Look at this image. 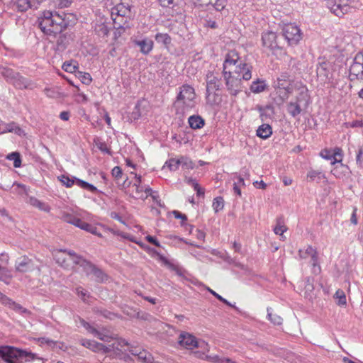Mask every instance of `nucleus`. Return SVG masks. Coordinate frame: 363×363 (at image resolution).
Returning <instances> with one entry per match:
<instances>
[{"instance_id":"nucleus-29","label":"nucleus","mask_w":363,"mask_h":363,"mask_svg":"<svg viewBox=\"0 0 363 363\" xmlns=\"http://www.w3.org/2000/svg\"><path fill=\"white\" fill-rule=\"evenodd\" d=\"M136 181L133 184L135 188L134 197L144 200V186L141 185V177L135 175Z\"/></svg>"},{"instance_id":"nucleus-50","label":"nucleus","mask_w":363,"mask_h":363,"mask_svg":"<svg viewBox=\"0 0 363 363\" xmlns=\"http://www.w3.org/2000/svg\"><path fill=\"white\" fill-rule=\"evenodd\" d=\"M313 290H314L313 285L312 283L310 282L309 279H308L306 281V284L305 285L306 297L310 299L312 298L313 295Z\"/></svg>"},{"instance_id":"nucleus-25","label":"nucleus","mask_w":363,"mask_h":363,"mask_svg":"<svg viewBox=\"0 0 363 363\" xmlns=\"http://www.w3.org/2000/svg\"><path fill=\"white\" fill-rule=\"evenodd\" d=\"M134 43L140 48V52L144 55L149 54L153 48V41L148 38L135 40Z\"/></svg>"},{"instance_id":"nucleus-42","label":"nucleus","mask_w":363,"mask_h":363,"mask_svg":"<svg viewBox=\"0 0 363 363\" xmlns=\"http://www.w3.org/2000/svg\"><path fill=\"white\" fill-rule=\"evenodd\" d=\"M0 303L5 306H8L10 308H20L18 304L7 297L6 295L0 292Z\"/></svg>"},{"instance_id":"nucleus-9","label":"nucleus","mask_w":363,"mask_h":363,"mask_svg":"<svg viewBox=\"0 0 363 363\" xmlns=\"http://www.w3.org/2000/svg\"><path fill=\"white\" fill-rule=\"evenodd\" d=\"M219 79L211 72L206 74V99L211 104L216 103L215 91L219 89Z\"/></svg>"},{"instance_id":"nucleus-39","label":"nucleus","mask_w":363,"mask_h":363,"mask_svg":"<svg viewBox=\"0 0 363 363\" xmlns=\"http://www.w3.org/2000/svg\"><path fill=\"white\" fill-rule=\"evenodd\" d=\"M197 357L199 358L206 359L212 363H221L223 357H220L218 355H206L204 357V353H201L200 352H196Z\"/></svg>"},{"instance_id":"nucleus-19","label":"nucleus","mask_w":363,"mask_h":363,"mask_svg":"<svg viewBox=\"0 0 363 363\" xmlns=\"http://www.w3.org/2000/svg\"><path fill=\"white\" fill-rule=\"evenodd\" d=\"M15 266L16 271L20 272H29L38 269L34 262L26 256L18 258Z\"/></svg>"},{"instance_id":"nucleus-16","label":"nucleus","mask_w":363,"mask_h":363,"mask_svg":"<svg viewBox=\"0 0 363 363\" xmlns=\"http://www.w3.org/2000/svg\"><path fill=\"white\" fill-rule=\"evenodd\" d=\"M223 77L225 80V85L231 95L235 96L241 90L242 79L235 77L225 70H223Z\"/></svg>"},{"instance_id":"nucleus-47","label":"nucleus","mask_w":363,"mask_h":363,"mask_svg":"<svg viewBox=\"0 0 363 363\" xmlns=\"http://www.w3.org/2000/svg\"><path fill=\"white\" fill-rule=\"evenodd\" d=\"M270 310L271 308H267V316L269 320L274 325H281L282 323V318L277 314H273Z\"/></svg>"},{"instance_id":"nucleus-51","label":"nucleus","mask_w":363,"mask_h":363,"mask_svg":"<svg viewBox=\"0 0 363 363\" xmlns=\"http://www.w3.org/2000/svg\"><path fill=\"white\" fill-rule=\"evenodd\" d=\"M317 74L318 76L328 77L327 64L325 62H323L317 67Z\"/></svg>"},{"instance_id":"nucleus-60","label":"nucleus","mask_w":363,"mask_h":363,"mask_svg":"<svg viewBox=\"0 0 363 363\" xmlns=\"http://www.w3.org/2000/svg\"><path fill=\"white\" fill-rule=\"evenodd\" d=\"M184 182L188 184L189 185H191L194 189L197 188L199 185L196 179L191 178V177H186L184 179Z\"/></svg>"},{"instance_id":"nucleus-44","label":"nucleus","mask_w":363,"mask_h":363,"mask_svg":"<svg viewBox=\"0 0 363 363\" xmlns=\"http://www.w3.org/2000/svg\"><path fill=\"white\" fill-rule=\"evenodd\" d=\"M6 158L9 160L13 161L14 167H20L21 165V160L20 154L17 152H13L8 155Z\"/></svg>"},{"instance_id":"nucleus-55","label":"nucleus","mask_w":363,"mask_h":363,"mask_svg":"<svg viewBox=\"0 0 363 363\" xmlns=\"http://www.w3.org/2000/svg\"><path fill=\"white\" fill-rule=\"evenodd\" d=\"M203 24L206 27H208L211 28H216L218 27V25H217V23L216 22V21H214L210 18H205Z\"/></svg>"},{"instance_id":"nucleus-48","label":"nucleus","mask_w":363,"mask_h":363,"mask_svg":"<svg viewBox=\"0 0 363 363\" xmlns=\"http://www.w3.org/2000/svg\"><path fill=\"white\" fill-rule=\"evenodd\" d=\"M60 181L66 186V187H72L74 184H75V177H69L67 175H62L58 177Z\"/></svg>"},{"instance_id":"nucleus-63","label":"nucleus","mask_w":363,"mask_h":363,"mask_svg":"<svg viewBox=\"0 0 363 363\" xmlns=\"http://www.w3.org/2000/svg\"><path fill=\"white\" fill-rule=\"evenodd\" d=\"M45 0H28L31 9H35Z\"/></svg>"},{"instance_id":"nucleus-59","label":"nucleus","mask_w":363,"mask_h":363,"mask_svg":"<svg viewBox=\"0 0 363 363\" xmlns=\"http://www.w3.org/2000/svg\"><path fill=\"white\" fill-rule=\"evenodd\" d=\"M39 342L41 344H46V345L50 346L51 347H52L53 345H55L57 344V342L53 341L52 340H50L48 337H40V338H39Z\"/></svg>"},{"instance_id":"nucleus-21","label":"nucleus","mask_w":363,"mask_h":363,"mask_svg":"<svg viewBox=\"0 0 363 363\" xmlns=\"http://www.w3.org/2000/svg\"><path fill=\"white\" fill-rule=\"evenodd\" d=\"M80 343L82 346L86 348L91 350L94 352H101L103 354H108V350H107L106 345L98 342L95 340H88V339H82L80 340Z\"/></svg>"},{"instance_id":"nucleus-14","label":"nucleus","mask_w":363,"mask_h":363,"mask_svg":"<svg viewBox=\"0 0 363 363\" xmlns=\"http://www.w3.org/2000/svg\"><path fill=\"white\" fill-rule=\"evenodd\" d=\"M298 255L301 259H306L310 257L311 264L314 268L315 272H316V267H318V270L320 272V267L318 265V255L315 248L311 245H307L305 248L300 249Z\"/></svg>"},{"instance_id":"nucleus-17","label":"nucleus","mask_w":363,"mask_h":363,"mask_svg":"<svg viewBox=\"0 0 363 363\" xmlns=\"http://www.w3.org/2000/svg\"><path fill=\"white\" fill-rule=\"evenodd\" d=\"M320 156L325 160H331V164L341 162L342 160V150L340 147H335L333 150L323 149L320 152Z\"/></svg>"},{"instance_id":"nucleus-46","label":"nucleus","mask_w":363,"mask_h":363,"mask_svg":"<svg viewBox=\"0 0 363 363\" xmlns=\"http://www.w3.org/2000/svg\"><path fill=\"white\" fill-rule=\"evenodd\" d=\"M138 357L139 359L146 363H152L153 360L152 354L145 350L139 351Z\"/></svg>"},{"instance_id":"nucleus-33","label":"nucleus","mask_w":363,"mask_h":363,"mask_svg":"<svg viewBox=\"0 0 363 363\" xmlns=\"http://www.w3.org/2000/svg\"><path fill=\"white\" fill-rule=\"evenodd\" d=\"M94 30L99 36L103 38L107 36L109 33V28L104 21H100L99 23H96L94 26Z\"/></svg>"},{"instance_id":"nucleus-6","label":"nucleus","mask_w":363,"mask_h":363,"mask_svg":"<svg viewBox=\"0 0 363 363\" xmlns=\"http://www.w3.org/2000/svg\"><path fill=\"white\" fill-rule=\"evenodd\" d=\"M0 357L7 363H14L13 359L30 358L34 359L35 354L26 350H19L11 346L0 347Z\"/></svg>"},{"instance_id":"nucleus-2","label":"nucleus","mask_w":363,"mask_h":363,"mask_svg":"<svg viewBox=\"0 0 363 363\" xmlns=\"http://www.w3.org/2000/svg\"><path fill=\"white\" fill-rule=\"evenodd\" d=\"M224 70L235 77L248 81L252 78V66L242 60L235 50L229 51L223 62Z\"/></svg>"},{"instance_id":"nucleus-58","label":"nucleus","mask_w":363,"mask_h":363,"mask_svg":"<svg viewBox=\"0 0 363 363\" xmlns=\"http://www.w3.org/2000/svg\"><path fill=\"white\" fill-rule=\"evenodd\" d=\"M92 226H93L92 225H91V224H89L88 223H86V222H84V221H83L82 220V221H81L80 224L79 225L78 228L82 229V230H85L86 232L90 233L91 231V230H92Z\"/></svg>"},{"instance_id":"nucleus-8","label":"nucleus","mask_w":363,"mask_h":363,"mask_svg":"<svg viewBox=\"0 0 363 363\" xmlns=\"http://www.w3.org/2000/svg\"><path fill=\"white\" fill-rule=\"evenodd\" d=\"M79 322L88 333H91L101 341L110 342L112 339L115 338V334L107 328L101 327L96 329L82 318L79 319Z\"/></svg>"},{"instance_id":"nucleus-45","label":"nucleus","mask_w":363,"mask_h":363,"mask_svg":"<svg viewBox=\"0 0 363 363\" xmlns=\"http://www.w3.org/2000/svg\"><path fill=\"white\" fill-rule=\"evenodd\" d=\"M212 206L215 213H218L220 211L223 210L224 207V200L223 197L218 196L215 198Z\"/></svg>"},{"instance_id":"nucleus-31","label":"nucleus","mask_w":363,"mask_h":363,"mask_svg":"<svg viewBox=\"0 0 363 363\" xmlns=\"http://www.w3.org/2000/svg\"><path fill=\"white\" fill-rule=\"evenodd\" d=\"M287 230V227L284 224V220L282 217L277 219V225L274 228V232L276 235H279L281 239L284 240L286 237L284 235V233Z\"/></svg>"},{"instance_id":"nucleus-53","label":"nucleus","mask_w":363,"mask_h":363,"mask_svg":"<svg viewBox=\"0 0 363 363\" xmlns=\"http://www.w3.org/2000/svg\"><path fill=\"white\" fill-rule=\"evenodd\" d=\"M356 162L358 167H363V147H359L357 150Z\"/></svg>"},{"instance_id":"nucleus-5","label":"nucleus","mask_w":363,"mask_h":363,"mask_svg":"<svg viewBox=\"0 0 363 363\" xmlns=\"http://www.w3.org/2000/svg\"><path fill=\"white\" fill-rule=\"evenodd\" d=\"M327 6L335 16L342 17L357 6L354 0H327Z\"/></svg>"},{"instance_id":"nucleus-12","label":"nucleus","mask_w":363,"mask_h":363,"mask_svg":"<svg viewBox=\"0 0 363 363\" xmlns=\"http://www.w3.org/2000/svg\"><path fill=\"white\" fill-rule=\"evenodd\" d=\"M262 45L272 51L273 54L281 49L277 33L272 30H267L262 33Z\"/></svg>"},{"instance_id":"nucleus-3","label":"nucleus","mask_w":363,"mask_h":363,"mask_svg":"<svg viewBox=\"0 0 363 363\" xmlns=\"http://www.w3.org/2000/svg\"><path fill=\"white\" fill-rule=\"evenodd\" d=\"M179 89L175 105L177 113L180 111L182 114H185L196 107L197 104L196 93L194 89L188 84L182 85Z\"/></svg>"},{"instance_id":"nucleus-20","label":"nucleus","mask_w":363,"mask_h":363,"mask_svg":"<svg viewBox=\"0 0 363 363\" xmlns=\"http://www.w3.org/2000/svg\"><path fill=\"white\" fill-rule=\"evenodd\" d=\"M179 343L182 347L187 350H192L199 345L197 338L193 335L185 332L179 335Z\"/></svg>"},{"instance_id":"nucleus-62","label":"nucleus","mask_w":363,"mask_h":363,"mask_svg":"<svg viewBox=\"0 0 363 363\" xmlns=\"http://www.w3.org/2000/svg\"><path fill=\"white\" fill-rule=\"evenodd\" d=\"M321 174L320 172L319 171H317V170H310L308 174H307V177L308 178H309L311 180H314L316 177H318L320 174Z\"/></svg>"},{"instance_id":"nucleus-37","label":"nucleus","mask_w":363,"mask_h":363,"mask_svg":"<svg viewBox=\"0 0 363 363\" xmlns=\"http://www.w3.org/2000/svg\"><path fill=\"white\" fill-rule=\"evenodd\" d=\"M180 166L184 170L193 169L194 168V163L187 157L180 156Z\"/></svg>"},{"instance_id":"nucleus-1","label":"nucleus","mask_w":363,"mask_h":363,"mask_svg":"<svg viewBox=\"0 0 363 363\" xmlns=\"http://www.w3.org/2000/svg\"><path fill=\"white\" fill-rule=\"evenodd\" d=\"M67 26V21L57 13L49 11H44L43 17L39 23V27L46 35H54L59 34L57 40V50L63 51L71 41V35L62 34V30Z\"/></svg>"},{"instance_id":"nucleus-54","label":"nucleus","mask_w":363,"mask_h":363,"mask_svg":"<svg viewBox=\"0 0 363 363\" xmlns=\"http://www.w3.org/2000/svg\"><path fill=\"white\" fill-rule=\"evenodd\" d=\"M177 0H158L162 7H174Z\"/></svg>"},{"instance_id":"nucleus-49","label":"nucleus","mask_w":363,"mask_h":363,"mask_svg":"<svg viewBox=\"0 0 363 363\" xmlns=\"http://www.w3.org/2000/svg\"><path fill=\"white\" fill-rule=\"evenodd\" d=\"M212 5L216 11H220L226 6V0H211Z\"/></svg>"},{"instance_id":"nucleus-10","label":"nucleus","mask_w":363,"mask_h":363,"mask_svg":"<svg viewBox=\"0 0 363 363\" xmlns=\"http://www.w3.org/2000/svg\"><path fill=\"white\" fill-rule=\"evenodd\" d=\"M283 35L289 45H296L301 39V33L299 28L294 23L284 26L282 28Z\"/></svg>"},{"instance_id":"nucleus-18","label":"nucleus","mask_w":363,"mask_h":363,"mask_svg":"<svg viewBox=\"0 0 363 363\" xmlns=\"http://www.w3.org/2000/svg\"><path fill=\"white\" fill-rule=\"evenodd\" d=\"M111 340L113 342L111 345H106V347L108 348V353L114 352L116 354H121L127 351V347H128V342L123 339L118 337V336L115 334V338Z\"/></svg>"},{"instance_id":"nucleus-35","label":"nucleus","mask_w":363,"mask_h":363,"mask_svg":"<svg viewBox=\"0 0 363 363\" xmlns=\"http://www.w3.org/2000/svg\"><path fill=\"white\" fill-rule=\"evenodd\" d=\"M266 86L264 81L258 79L252 83L250 90L252 92L257 94L262 92L266 89Z\"/></svg>"},{"instance_id":"nucleus-36","label":"nucleus","mask_w":363,"mask_h":363,"mask_svg":"<svg viewBox=\"0 0 363 363\" xmlns=\"http://www.w3.org/2000/svg\"><path fill=\"white\" fill-rule=\"evenodd\" d=\"M75 179V184L81 187L82 189H86L92 193L97 191V188L92 185L91 184H89L84 180H82L78 178H74Z\"/></svg>"},{"instance_id":"nucleus-15","label":"nucleus","mask_w":363,"mask_h":363,"mask_svg":"<svg viewBox=\"0 0 363 363\" xmlns=\"http://www.w3.org/2000/svg\"><path fill=\"white\" fill-rule=\"evenodd\" d=\"M131 6L128 3H120L112 9L111 17L118 18L120 21L128 23V19L130 17Z\"/></svg>"},{"instance_id":"nucleus-30","label":"nucleus","mask_w":363,"mask_h":363,"mask_svg":"<svg viewBox=\"0 0 363 363\" xmlns=\"http://www.w3.org/2000/svg\"><path fill=\"white\" fill-rule=\"evenodd\" d=\"M13 85L20 89H26L29 86L30 83L27 79L20 76L18 74H15L12 77Z\"/></svg>"},{"instance_id":"nucleus-43","label":"nucleus","mask_w":363,"mask_h":363,"mask_svg":"<svg viewBox=\"0 0 363 363\" xmlns=\"http://www.w3.org/2000/svg\"><path fill=\"white\" fill-rule=\"evenodd\" d=\"M29 201L32 206H35L42 211H48L50 210V208L48 207V206H47L45 203L41 202L36 198L30 197Z\"/></svg>"},{"instance_id":"nucleus-26","label":"nucleus","mask_w":363,"mask_h":363,"mask_svg":"<svg viewBox=\"0 0 363 363\" xmlns=\"http://www.w3.org/2000/svg\"><path fill=\"white\" fill-rule=\"evenodd\" d=\"M60 218L63 221L72 224L77 228L82 221L80 218L76 213L65 211L62 212Z\"/></svg>"},{"instance_id":"nucleus-22","label":"nucleus","mask_w":363,"mask_h":363,"mask_svg":"<svg viewBox=\"0 0 363 363\" xmlns=\"http://www.w3.org/2000/svg\"><path fill=\"white\" fill-rule=\"evenodd\" d=\"M274 87L284 89L286 91L285 95L287 96V94L292 91L291 80L289 75L286 73H282L274 83Z\"/></svg>"},{"instance_id":"nucleus-11","label":"nucleus","mask_w":363,"mask_h":363,"mask_svg":"<svg viewBox=\"0 0 363 363\" xmlns=\"http://www.w3.org/2000/svg\"><path fill=\"white\" fill-rule=\"evenodd\" d=\"M363 55L358 53L354 58L349 69V78L351 82L363 80Z\"/></svg>"},{"instance_id":"nucleus-13","label":"nucleus","mask_w":363,"mask_h":363,"mask_svg":"<svg viewBox=\"0 0 363 363\" xmlns=\"http://www.w3.org/2000/svg\"><path fill=\"white\" fill-rule=\"evenodd\" d=\"M82 269L86 276H92L93 279L97 282H104L107 279V275L90 262L85 260L83 262Z\"/></svg>"},{"instance_id":"nucleus-28","label":"nucleus","mask_w":363,"mask_h":363,"mask_svg":"<svg viewBox=\"0 0 363 363\" xmlns=\"http://www.w3.org/2000/svg\"><path fill=\"white\" fill-rule=\"evenodd\" d=\"M188 123L191 128L192 129H201L205 125L204 119L199 115L191 116L188 119Z\"/></svg>"},{"instance_id":"nucleus-4","label":"nucleus","mask_w":363,"mask_h":363,"mask_svg":"<svg viewBox=\"0 0 363 363\" xmlns=\"http://www.w3.org/2000/svg\"><path fill=\"white\" fill-rule=\"evenodd\" d=\"M54 257L59 265L67 269L73 268L74 265H79L82 268L83 262L86 260L78 256L74 251L66 250L55 251Z\"/></svg>"},{"instance_id":"nucleus-32","label":"nucleus","mask_w":363,"mask_h":363,"mask_svg":"<svg viewBox=\"0 0 363 363\" xmlns=\"http://www.w3.org/2000/svg\"><path fill=\"white\" fill-rule=\"evenodd\" d=\"M272 134V128L269 124H262L257 130V135L262 139H267Z\"/></svg>"},{"instance_id":"nucleus-57","label":"nucleus","mask_w":363,"mask_h":363,"mask_svg":"<svg viewBox=\"0 0 363 363\" xmlns=\"http://www.w3.org/2000/svg\"><path fill=\"white\" fill-rule=\"evenodd\" d=\"M45 94L49 98H56L58 96V92L50 88L44 89Z\"/></svg>"},{"instance_id":"nucleus-52","label":"nucleus","mask_w":363,"mask_h":363,"mask_svg":"<svg viewBox=\"0 0 363 363\" xmlns=\"http://www.w3.org/2000/svg\"><path fill=\"white\" fill-rule=\"evenodd\" d=\"M335 296L338 298V305L344 306L346 304V296L342 291L337 290L335 293Z\"/></svg>"},{"instance_id":"nucleus-34","label":"nucleus","mask_w":363,"mask_h":363,"mask_svg":"<svg viewBox=\"0 0 363 363\" xmlns=\"http://www.w3.org/2000/svg\"><path fill=\"white\" fill-rule=\"evenodd\" d=\"M257 110L260 113V118L262 121H266L268 118H270L271 116L274 113L273 106L271 105H267L264 107L259 106L257 107Z\"/></svg>"},{"instance_id":"nucleus-7","label":"nucleus","mask_w":363,"mask_h":363,"mask_svg":"<svg viewBox=\"0 0 363 363\" xmlns=\"http://www.w3.org/2000/svg\"><path fill=\"white\" fill-rule=\"evenodd\" d=\"M309 104V96L306 91H302L296 97L295 101H290L286 105L287 112L294 118L298 116L302 111V108H306Z\"/></svg>"},{"instance_id":"nucleus-61","label":"nucleus","mask_w":363,"mask_h":363,"mask_svg":"<svg viewBox=\"0 0 363 363\" xmlns=\"http://www.w3.org/2000/svg\"><path fill=\"white\" fill-rule=\"evenodd\" d=\"M194 4L198 6H207L210 5L211 0H192Z\"/></svg>"},{"instance_id":"nucleus-41","label":"nucleus","mask_w":363,"mask_h":363,"mask_svg":"<svg viewBox=\"0 0 363 363\" xmlns=\"http://www.w3.org/2000/svg\"><path fill=\"white\" fill-rule=\"evenodd\" d=\"M15 6L18 11L24 12L30 8L28 0H17Z\"/></svg>"},{"instance_id":"nucleus-38","label":"nucleus","mask_w":363,"mask_h":363,"mask_svg":"<svg viewBox=\"0 0 363 363\" xmlns=\"http://www.w3.org/2000/svg\"><path fill=\"white\" fill-rule=\"evenodd\" d=\"M155 38L157 43H162L165 45H169L172 41L170 36L167 33H157Z\"/></svg>"},{"instance_id":"nucleus-40","label":"nucleus","mask_w":363,"mask_h":363,"mask_svg":"<svg viewBox=\"0 0 363 363\" xmlns=\"http://www.w3.org/2000/svg\"><path fill=\"white\" fill-rule=\"evenodd\" d=\"M180 165V157L178 158H171L168 160L164 164V166H167L171 171L177 170Z\"/></svg>"},{"instance_id":"nucleus-23","label":"nucleus","mask_w":363,"mask_h":363,"mask_svg":"<svg viewBox=\"0 0 363 363\" xmlns=\"http://www.w3.org/2000/svg\"><path fill=\"white\" fill-rule=\"evenodd\" d=\"M0 134L7 133H13L17 135L21 136L24 135L23 130L15 122L1 123L0 125Z\"/></svg>"},{"instance_id":"nucleus-27","label":"nucleus","mask_w":363,"mask_h":363,"mask_svg":"<svg viewBox=\"0 0 363 363\" xmlns=\"http://www.w3.org/2000/svg\"><path fill=\"white\" fill-rule=\"evenodd\" d=\"M113 27L115 31L113 33L114 38L116 40L125 32V28L128 27V23L120 21L118 18H113Z\"/></svg>"},{"instance_id":"nucleus-64","label":"nucleus","mask_w":363,"mask_h":363,"mask_svg":"<svg viewBox=\"0 0 363 363\" xmlns=\"http://www.w3.org/2000/svg\"><path fill=\"white\" fill-rule=\"evenodd\" d=\"M62 68L66 71L69 72H73L75 70L76 67L72 65L71 63L69 62H65L62 65Z\"/></svg>"},{"instance_id":"nucleus-24","label":"nucleus","mask_w":363,"mask_h":363,"mask_svg":"<svg viewBox=\"0 0 363 363\" xmlns=\"http://www.w3.org/2000/svg\"><path fill=\"white\" fill-rule=\"evenodd\" d=\"M8 261L9 257L7 255L4 254L0 255V281H4L6 284H9L11 279V275L7 268L4 266L8 263Z\"/></svg>"},{"instance_id":"nucleus-56","label":"nucleus","mask_w":363,"mask_h":363,"mask_svg":"<svg viewBox=\"0 0 363 363\" xmlns=\"http://www.w3.org/2000/svg\"><path fill=\"white\" fill-rule=\"evenodd\" d=\"M111 174L114 178L118 179L122 176V169L118 166L114 167L111 171Z\"/></svg>"}]
</instances>
